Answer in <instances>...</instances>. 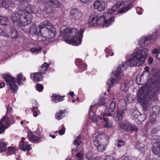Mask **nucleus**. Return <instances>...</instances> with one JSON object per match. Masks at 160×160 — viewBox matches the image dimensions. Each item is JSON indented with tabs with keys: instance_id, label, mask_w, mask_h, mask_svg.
<instances>
[{
	"instance_id": "nucleus-21",
	"label": "nucleus",
	"mask_w": 160,
	"mask_h": 160,
	"mask_svg": "<svg viewBox=\"0 0 160 160\" xmlns=\"http://www.w3.org/2000/svg\"><path fill=\"white\" fill-rule=\"evenodd\" d=\"M31 78L33 81L39 82L42 80V74L39 72L31 74Z\"/></svg>"
},
{
	"instance_id": "nucleus-5",
	"label": "nucleus",
	"mask_w": 160,
	"mask_h": 160,
	"mask_svg": "<svg viewBox=\"0 0 160 160\" xmlns=\"http://www.w3.org/2000/svg\"><path fill=\"white\" fill-rule=\"evenodd\" d=\"M39 34L46 39H52L55 35L56 29L49 21H43L39 26Z\"/></svg>"
},
{
	"instance_id": "nucleus-36",
	"label": "nucleus",
	"mask_w": 160,
	"mask_h": 160,
	"mask_svg": "<svg viewBox=\"0 0 160 160\" xmlns=\"http://www.w3.org/2000/svg\"><path fill=\"white\" fill-rule=\"evenodd\" d=\"M64 110H62L59 112H57L55 114L56 118L58 120L62 118L65 116Z\"/></svg>"
},
{
	"instance_id": "nucleus-59",
	"label": "nucleus",
	"mask_w": 160,
	"mask_h": 160,
	"mask_svg": "<svg viewBox=\"0 0 160 160\" xmlns=\"http://www.w3.org/2000/svg\"><path fill=\"white\" fill-rule=\"evenodd\" d=\"M98 160H106L105 156L104 155L102 156L101 157H98Z\"/></svg>"
},
{
	"instance_id": "nucleus-53",
	"label": "nucleus",
	"mask_w": 160,
	"mask_h": 160,
	"mask_svg": "<svg viewBox=\"0 0 160 160\" xmlns=\"http://www.w3.org/2000/svg\"><path fill=\"white\" fill-rule=\"evenodd\" d=\"M136 12L139 15L142 14L143 10L142 8L140 7H138L136 9Z\"/></svg>"
},
{
	"instance_id": "nucleus-37",
	"label": "nucleus",
	"mask_w": 160,
	"mask_h": 160,
	"mask_svg": "<svg viewBox=\"0 0 160 160\" xmlns=\"http://www.w3.org/2000/svg\"><path fill=\"white\" fill-rule=\"evenodd\" d=\"M81 140V135L79 134L77 138H76L73 142V144L76 146L75 148L78 149V145L80 144V143H82V141Z\"/></svg>"
},
{
	"instance_id": "nucleus-26",
	"label": "nucleus",
	"mask_w": 160,
	"mask_h": 160,
	"mask_svg": "<svg viewBox=\"0 0 160 160\" xmlns=\"http://www.w3.org/2000/svg\"><path fill=\"white\" fill-rule=\"evenodd\" d=\"M107 115L104 114L103 116V119L105 122L103 126L104 128H111L113 126L112 122L111 120H108V118H107Z\"/></svg>"
},
{
	"instance_id": "nucleus-55",
	"label": "nucleus",
	"mask_w": 160,
	"mask_h": 160,
	"mask_svg": "<svg viewBox=\"0 0 160 160\" xmlns=\"http://www.w3.org/2000/svg\"><path fill=\"white\" fill-rule=\"evenodd\" d=\"M105 101V99L104 98H100L98 102V104L102 105H104Z\"/></svg>"
},
{
	"instance_id": "nucleus-41",
	"label": "nucleus",
	"mask_w": 160,
	"mask_h": 160,
	"mask_svg": "<svg viewBox=\"0 0 160 160\" xmlns=\"http://www.w3.org/2000/svg\"><path fill=\"white\" fill-rule=\"evenodd\" d=\"M6 28L3 29L0 27V36L4 37H9L8 33L6 31Z\"/></svg>"
},
{
	"instance_id": "nucleus-64",
	"label": "nucleus",
	"mask_w": 160,
	"mask_h": 160,
	"mask_svg": "<svg viewBox=\"0 0 160 160\" xmlns=\"http://www.w3.org/2000/svg\"><path fill=\"white\" fill-rule=\"evenodd\" d=\"M7 113L10 112L12 110V108L10 107L9 106L7 108Z\"/></svg>"
},
{
	"instance_id": "nucleus-54",
	"label": "nucleus",
	"mask_w": 160,
	"mask_h": 160,
	"mask_svg": "<svg viewBox=\"0 0 160 160\" xmlns=\"http://www.w3.org/2000/svg\"><path fill=\"white\" fill-rule=\"evenodd\" d=\"M65 128L63 125H62L61 129L59 131V133L61 135H63L65 133Z\"/></svg>"
},
{
	"instance_id": "nucleus-32",
	"label": "nucleus",
	"mask_w": 160,
	"mask_h": 160,
	"mask_svg": "<svg viewBox=\"0 0 160 160\" xmlns=\"http://www.w3.org/2000/svg\"><path fill=\"white\" fill-rule=\"evenodd\" d=\"M9 23L8 18L0 16V25L3 26H7Z\"/></svg>"
},
{
	"instance_id": "nucleus-19",
	"label": "nucleus",
	"mask_w": 160,
	"mask_h": 160,
	"mask_svg": "<svg viewBox=\"0 0 160 160\" xmlns=\"http://www.w3.org/2000/svg\"><path fill=\"white\" fill-rule=\"evenodd\" d=\"M6 31L8 33L9 36L10 35L12 38H18V32L13 28L8 27L6 28Z\"/></svg>"
},
{
	"instance_id": "nucleus-56",
	"label": "nucleus",
	"mask_w": 160,
	"mask_h": 160,
	"mask_svg": "<svg viewBox=\"0 0 160 160\" xmlns=\"http://www.w3.org/2000/svg\"><path fill=\"white\" fill-rule=\"evenodd\" d=\"M124 141L122 140H119L117 143V146L118 147H121L124 145Z\"/></svg>"
},
{
	"instance_id": "nucleus-60",
	"label": "nucleus",
	"mask_w": 160,
	"mask_h": 160,
	"mask_svg": "<svg viewBox=\"0 0 160 160\" xmlns=\"http://www.w3.org/2000/svg\"><path fill=\"white\" fill-rule=\"evenodd\" d=\"M80 0L82 3H85V4H87V3H88V2H89L91 0Z\"/></svg>"
},
{
	"instance_id": "nucleus-4",
	"label": "nucleus",
	"mask_w": 160,
	"mask_h": 160,
	"mask_svg": "<svg viewBox=\"0 0 160 160\" xmlns=\"http://www.w3.org/2000/svg\"><path fill=\"white\" fill-rule=\"evenodd\" d=\"M114 19V17H110L109 14L105 12L99 18L96 15H92L89 18L88 23L89 26L93 27L100 26L103 24V27L106 28L113 23Z\"/></svg>"
},
{
	"instance_id": "nucleus-49",
	"label": "nucleus",
	"mask_w": 160,
	"mask_h": 160,
	"mask_svg": "<svg viewBox=\"0 0 160 160\" xmlns=\"http://www.w3.org/2000/svg\"><path fill=\"white\" fill-rule=\"evenodd\" d=\"M84 149L82 148L81 151L76 154L77 157L80 159H82L83 157Z\"/></svg>"
},
{
	"instance_id": "nucleus-25",
	"label": "nucleus",
	"mask_w": 160,
	"mask_h": 160,
	"mask_svg": "<svg viewBox=\"0 0 160 160\" xmlns=\"http://www.w3.org/2000/svg\"><path fill=\"white\" fill-rule=\"evenodd\" d=\"M28 138L30 141L33 142L38 143L41 141L40 137H36L32 132L28 133Z\"/></svg>"
},
{
	"instance_id": "nucleus-7",
	"label": "nucleus",
	"mask_w": 160,
	"mask_h": 160,
	"mask_svg": "<svg viewBox=\"0 0 160 160\" xmlns=\"http://www.w3.org/2000/svg\"><path fill=\"white\" fill-rule=\"evenodd\" d=\"M126 103L125 100L121 98L118 102L117 111L116 117V120L119 122L122 120L125 115L126 109Z\"/></svg>"
},
{
	"instance_id": "nucleus-28",
	"label": "nucleus",
	"mask_w": 160,
	"mask_h": 160,
	"mask_svg": "<svg viewBox=\"0 0 160 160\" xmlns=\"http://www.w3.org/2000/svg\"><path fill=\"white\" fill-rule=\"evenodd\" d=\"M32 105L33 106L32 108V110L33 112V116L34 117H36L40 113V112L39 111L35 110V109L38 108V104L37 102L35 101L33 102Z\"/></svg>"
},
{
	"instance_id": "nucleus-39",
	"label": "nucleus",
	"mask_w": 160,
	"mask_h": 160,
	"mask_svg": "<svg viewBox=\"0 0 160 160\" xmlns=\"http://www.w3.org/2000/svg\"><path fill=\"white\" fill-rule=\"evenodd\" d=\"M44 6L45 7L43 9H41V12L47 14H49L51 13V10L49 6L47 7L45 5H44Z\"/></svg>"
},
{
	"instance_id": "nucleus-8",
	"label": "nucleus",
	"mask_w": 160,
	"mask_h": 160,
	"mask_svg": "<svg viewBox=\"0 0 160 160\" xmlns=\"http://www.w3.org/2000/svg\"><path fill=\"white\" fill-rule=\"evenodd\" d=\"M3 78L8 86V88L13 93H15L18 90V86L16 84V79L12 77L10 75L4 74Z\"/></svg>"
},
{
	"instance_id": "nucleus-29",
	"label": "nucleus",
	"mask_w": 160,
	"mask_h": 160,
	"mask_svg": "<svg viewBox=\"0 0 160 160\" xmlns=\"http://www.w3.org/2000/svg\"><path fill=\"white\" fill-rule=\"evenodd\" d=\"M29 33L30 34H36L39 33V29L34 24H32L29 29Z\"/></svg>"
},
{
	"instance_id": "nucleus-3",
	"label": "nucleus",
	"mask_w": 160,
	"mask_h": 160,
	"mask_svg": "<svg viewBox=\"0 0 160 160\" xmlns=\"http://www.w3.org/2000/svg\"><path fill=\"white\" fill-rule=\"evenodd\" d=\"M84 32L82 29L79 32L76 28L69 29L63 26L61 28V36L68 43L77 46L81 43Z\"/></svg>"
},
{
	"instance_id": "nucleus-38",
	"label": "nucleus",
	"mask_w": 160,
	"mask_h": 160,
	"mask_svg": "<svg viewBox=\"0 0 160 160\" xmlns=\"http://www.w3.org/2000/svg\"><path fill=\"white\" fill-rule=\"evenodd\" d=\"M139 115H140V113L139 111L137 110H134L133 112H132L131 117L132 119L136 121Z\"/></svg>"
},
{
	"instance_id": "nucleus-35",
	"label": "nucleus",
	"mask_w": 160,
	"mask_h": 160,
	"mask_svg": "<svg viewBox=\"0 0 160 160\" xmlns=\"http://www.w3.org/2000/svg\"><path fill=\"white\" fill-rule=\"evenodd\" d=\"M4 141L3 139L0 140V153L5 151L6 150L7 144Z\"/></svg>"
},
{
	"instance_id": "nucleus-40",
	"label": "nucleus",
	"mask_w": 160,
	"mask_h": 160,
	"mask_svg": "<svg viewBox=\"0 0 160 160\" xmlns=\"http://www.w3.org/2000/svg\"><path fill=\"white\" fill-rule=\"evenodd\" d=\"M26 78L25 77H22V74H19L17 75V83L19 85L22 84L21 80L25 81L26 80Z\"/></svg>"
},
{
	"instance_id": "nucleus-47",
	"label": "nucleus",
	"mask_w": 160,
	"mask_h": 160,
	"mask_svg": "<svg viewBox=\"0 0 160 160\" xmlns=\"http://www.w3.org/2000/svg\"><path fill=\"white\" fill-rule=\"evenodd\" d=\"M131 5H129L128 6L124 7L119 10L118 12L121 13L127 11L131 8Z\"/></svg>"
},
{
	"instance_id": "nucleus-17",
	"label": "nucleus",
	"mask_w": 160,
	"mask_h": 160,
	"mask_svg": "<svg viewBox=\"0 0 160 160\" xmlns=\"http://www.w3.org/2000/svg\"><path fill=\"white\" fill-rule=\"evenodd\" d=\"M2 6L5 8L12 10L14 7V4L11 0H3Z\"/></svg>"
},
{
	"instance_id": "nucleus-43",
	"label": "nucleus",
	"mask_w": 160,
	"mask_h": 160,
	"mask_svg": "<svg viewBox=\"0 0 160 160\" xmlns=\"http://www.w3.org/2000/svg\"><path fill=\"white\" fill-rule=\"evenodd\" d=\"M42 48L41 47L33 48L30 49V51L32 53H39L41 52Z\"/></svg>"
},
{
	"instance_id": "nucleus-11",
	"label": "nucleus",
	"mask_w": 160,
	"mask_h": 160,
	"mask_svg": "<svg viewBox=\"0 0 160 160\" xmlns=\"http://www.w3.org/2000/svg\"><path fill=\"white\" fill-rule=\"evenodd\" d=\"M10 124L9 118L5 115L2 118L0 122V134L4 132Z\"/></svg>"
},
{
	"instance_id": "nucleus-46",
	"label": "nucleus",
	"mask_w": 160,
	"mask_h": 160,
	"mask_svg": "<svg viewBox=\"0 0 160 160\" xmlns=\"http://www.w3.org/2000/svg\"><path fill=\"white\" fill-rule=\"evenodd\" d=\"M105 51L106 53V58H107L109 55L112 56L114 55L113 52L111 53L112 52V50L110 47L106 48Z\"/></svg>"
},
{
	"instance_id": "nucleus-42",
	"label": "nucleus",
	"mask_w": 160,
	"mask_h": 160,
	"mask_svg": "<svg viewBox=\"0 0 160 160\" xmlns=\"http://www.w3.org/2000/svg\"><path fill=\"white\" fill-rule=\"evenodd\" d=\"M116 160H137L135 157L129 156L127 157L125 156H123L121 157L119 159Z\"/></svg>"
},
{
	"instance_id": "nucleus-61",
	"label": "nucleus",
	"mask_w": 160,
	"mask_h": 160,
	"mask_svg": "<svg viewBox=\"0 0 160 160\" xmlns=\"http://www.w3.org/2000/svg\"><path fill=\"white\" fill-rule=\"evenodd\" d=\"M26 120H23V121H22L20 122V124L22 125L23 127H25V125L24 124V123H25L26 122Z\"/></svg>"
},
{
	"instance_id": "nucleus-9",
	"label": "nucleus",
	"mask_w": 160,
	"mask_h": 160,
	"mask_svg": "<svg viewBox=\"0 0 160 160\" xmlns=\"http://www.w3.org/2000/svg\"><path fill=\"white\" fill-rule=\"evenodd\" d=\"M154 142L152 148V151L155 154L160 153V136H156L153 137Z\"/></svg>"
},
{
	"instance_id": "nucleus-16",
	"label": "nucleus",
	"mask_w": 160,
	"mask_h": 160,
	"mask_svg": "<svg viewBox=\"0 0 160 160\" xmlns=\"http://www.w3.org/2000/svg\"><path fill=\"white\" fill-rule=\"evenodd\" d=\"M115 107L116 102L114 101H112L109 105L108 109V112H106L104 113V114L107 115L108 117L113 116L115 114L114 111Z\"/></svg>"
},
{
	"instance_id": "nucleus-45",
	"label": "nucleus",
	"mask_w": 160,
	"mask_h": 160,
	"mask_svg": "<svg viewBox=\"0 0 160 160\" xmlns=\"http://www.w3.org/2000/svg\"><path fill=\"white\" fill-rule=\"evenodd\" d=\"M16 151V148L12 147H9L8 148L7 153L9 155H11L15 153Z\"/></svg>"
},
{
	"instance_id": "nucleus-27",
	"label": "nucleus",
	"mask_w": 160,
	"mask_h": 160,
	"mask_svg": "<svg viewBox=\"0 0 160 160\" xmlns=\"http://www.w3.org/2000/svg\"><path fill=\"white\" fill-rule=\"evenodd\" d=\"M49 64L47 63L46 62H44L42 64L40 67L39 68V72L42 74H45L46 71L48 70Z\"/></svg>"
},
{
	"instance_id": "nucleus-23",
	"label": "nucleus",
	"mask_w": 160,
	"mask_h": 160,
	"mask_svg": "<svg viewBox=\"0 0 160 160\" xmlns=\"http://www.w3.org/2000/svg\"><path fill=\"white\" fill-rule=\"evenodd\" d=\"M44 2L52 8H58L60 6V3L56 0H54L53 1L51 0H47L44 1Z\"/></svg>"
},
{
	"instance_id": "nucleus-57",
	"label": "nucleus",
	"mask_w": 160,
	"mask_h": 160,
	"mask_svg": "<svg viewBox=\"0 0 160 160\" xmlns=\"http://www.w3.org/2000/svg\"><path fill=\"white\" fill-rule=\"evenodd\" d=\"M138 151L140 152V153H143L145 152V149L143 147H139L138 148Z\"/></svg>"
},
{
	"instance_id": "nucleus-44",
	"label": "nucleus",
	"mask_w": 160,
	"mask_h": 160,
	"mask_svg": "<svg viewBox=\"0 0 160 160\" xmlns=\"http://www.w3.org/2000/svg\"><path fill=\"white\" fill-rule=\"evenodd\" d=\"M106 147V145L101 143L97 147L98 150L100 152H102L104 151Z\"/></svg>"
},
{
	"instance_id": "nucleus-22",
	"label": "nucleus",
	"mask_w": 160,
	"mask_h": 160,
	"mask_svg": "<svg viewBox=\"0 0 160 160\" xmlns=\"http://www.w3.org/2000/svg\"><path fill=\"white\" fill-rule=\"evenodd\" d=\"M19 148L20 149L25 151H29L32 149L30 145L27 144L22 140L19 142Z\"/></svg>"
},
{
	"instance_id": "nucleus-50",
	"label": "nucleus",
	"mask_w": 160,
	"mask_h": 160,
	"mask_svg": "<svg viewBox=\"0 0 160 160\" xmlns=\"http://www.w3.org/2000/svg\"><path fill=\"white\" fill-rule=\"evenodd\" d=\"M93 156V154L91 152H88L86 155V158L88 160H91Z\"/></svg>"
},
{
	"instance_id": "nucleus-48",
	"label": "nucleus",
	"mask_w": 160,
	"mask_h": 160,
	"mask_svg": "<svg viewBox=\"0 0 160 160\" xmlns=\"http://www.w3.org/2000/svg\"><path fill=\"white\" fill-rule=\"evenodd\" d=\"M138 130L137 127L132 123L131 124L129 128V131L131 132H137Z\"/></svg>"
},
{
	"instance_id": "nucleus-52",
	"label": "nucleus",
	"mask_w": 160,
	"mask_h": 160,
	"mask_svg": "<svg viewBox=\"0 0 160 160\" xmlns=\"http://www.w3.org/2000/svg\"><path fill=\"white\" fill-rule=\"evenodd\" d=\"M94 107L93 105H91L90 107L89 112V118H92L94 115V113L92 112V108Z\"/></svg>"
},
{
	"instance_id": "nucleus-10",
	"label": "nucleus",
	"mask_w": 160,
	"mask_h": 160,
	"mask_svg": "<svg viewBox=\"0 0 160 160\" xmlns=\"http://www.w3.org/2000/svg\"><path fill=\"white\" fill-rule=\"evenodd\" d=\"M150 111L149 121L151 123H153L155 121L157 117L158 116L160 111V107L158 106H155L152 108L151 111L150 110Z\"/></svg>"
},
{
	"instance_id": "nucleus-63",
	"label": "nucleus",
	"mask_w": 160,
	"mask_h": 160,
	"mask_svg": "<svg viewBox=\"0 0 160 160\" xmlns=\"http://www.w3.org/2000/svg\"><path fill=\"white\" fill-rule=\"evenodd\" d=\"M159 52V50L158 51V49L157 48H155L153 49V51L152 52V53H155L156 54L157 53H158Z\"/></svg>"
},
{
	"instance_id": "nucleus-51",
	"label": "nucleus",
	"mask_w": 160,
	"mask_h": 160,
	"mask_svg": "<svg viewBox=\"0 0 160 160\" xmlns=\"http://www.w3.org/2000/svg\"><path fill=\"white\" fill-rule=\"evenodd\" d=\"M36 88L37 90L39 92L42 91L43 89V86L40 84H38L37 85Z\"/></svg>"
},
{
	"instance_id": "nucleus-18",
	"label": "nucleus",
	"mask_w": 160,
	"mask_h": 160,
	"mask_svg": "<svg viewBox=\"0 0 160 160\" xmlns=\"http://www.w3.org/2000/svg\"><path fill=\"white\" fill-rule=\"evenodd\" d=\"M131 123L127 121L123 120L120 124V128L125 132L129 131V128Z\"/></svg>"
},
{
	"instance_id": "nucleus-13",
	"label": "nucleus",
	"mask_w": 160,
	"mask_h": 160,
	"mask_svg": "<svg viewBox=\"0 0 160 160\" xmlns=\"http://www.w3.org/2000/svg\"><path fill=\"white\" fill-rule=\"evenodd\" d=\"M144 69L145 71H143L142 73L141 78H138L137 77L136 78V81L138 85L142 84V83L141 81L142 78H145L147 80L148 78V76H149V73L148 72L149 68L148 67H146Z\"/></svg>"
},
{
	"instance_id": "nucleus-62",
	"label": "nucleus",
	"mask_w": 160,
	"mask_h": 160,
	"mask_svg": "<svg viewBox=\"0 0 160 160\" xmlns=\"http://www.w3.org/2000/svg\"><path fill=\"white\" fill-rule=\"evenodd\" d=\"M5 86V83L4 82H0V88H2Z\"/></svg>"
},
{
	"instance_id": "nucleus-14",
	"label": "nucleus",
	"mask_w": 160,
	"mask_h": 160,
	"mask_svg": "<svg viewBox=\"0 0 160 160\" xmlns=\"http://www.w3.org/2000/svg\"><path fill=\"white\" fill-rule=\"evenodd\" d=\"M124 3V2L123 0L118 1L116 5L113 6L111 9H108L107 12H106L110 14V17H111V14L114 13L121 5L123 4Z\"/></svg>"
},
{
	"instance_id": "nucleus-20",
	"label": "nucleus",
	"mask_w": 160,
	"mask_h": 160,
	"mask_svg": "<svg viewBox=\"0 0 160 160\" xmlns=\"http://www.w3.org/2000/svg\"><path fill=\"white\" fill-rule=\"evenodd\" d=\"M76 65L78 67L79 71L78 72H81L83 71L86 70V65L84 63L82 62L81 60L79 59H76Z\"/></svg>"
},
{
	"instance_id": "nucleus-1",
	"label": "nucleus",
	"mask_w": 160,
	"mask_h": 160,
	"mask_svg": "<svg viewBox=\"0 0 160 160\" xmlns=\"http://www.w3.org/2000/svg\"><path fill=\"white\" fill-rule=\"evenodd\" d=\"M151 83H148L141 87L137 94L138 101L142 103L144 110H149L151 107L150 101L156 98V93L160 87V80L158 79L159 74L155 69L152 70Z\"/></svg>"
},
{
	"instance_id": "nucleus-34",
	"label": "nucleus",
	"mask_w": 160,
	"mask_h": 160,
	"mask_svg": "<svg viewBox=\"0 0 160 160\" xmlns=\"http://www.w3.org/2000/svg\"><path fill=\"white\" fill-rule=\"evenodd\" d=\"M129 82L128 81H125L123 83H122L121 85V89L124 91L126 92L129 88Z\"/></svg>"
},
{
	"instance_id": "nucleus-58",
	"label": "nucleus",
	"mask_w": 160,
	"mask_h": 160,
	"mask_svg": "<svg viewBox=\"0 0 160 160\" xmlns=\"http://www.w3.org/2000/svg\"><path fill=\"white\" fill-rule=\"evenodd\" d=\"M106 160H114L113 158L110 155L107 156L105 157Z\"/></svg>"
},
{
	"instance_id": "nucleus-33",
	"label": "nucleus",
	"mask_w": 160,
	"mask_h": 160,
	"mask_svg": "<svg viewBox=\"0 0 160 160\" xmlns=\"http://www.w3.org/2000/svg\"><path fill=\"white\" fill-rule=\"evenodd\" d=\"M147 118V116L146 114H140V115H139L138 117L137 120H136L135 122L138 124H140L145 120Z\"/></svg>"
},
{
	"instance_id": "nucleus-24",
	"label": "nucleus",
	"mask_w": 160,
	"mask_h": 160,
	"mask_svg": "<svg viewBox=\"0 0 160 160\" xmlns=\"http://www.w3.org/2000/svg\"><path fill=\"white\" fill-rule=\"evenodd\" d=\"M71 14L72 17L75 19L78 20L82 16V13L77 9L71 10Z\"/></svg>"
},
{
	"instance_id": "nucleus-12",
	"label": "nucleus",
	"mask_w": 160,
	"mask_h": 160,
	"mask_svg": "<svg viewBox=\"0 0 160 160\" xmlns=\"http://www.w3.org/2000/svg\"><path fill=\"white\" fill-rule=\"evenodd\" d=\"M152 37L153 35H151L141 38L138 41V44L142 48L149 44Z\"/></svg>"
},
{
	"instance_id": "nucleus-6",
	"label": "nucleus",
	"mask_w": 160,
	"mask_h": 160,
	"mask_svg": "<svg viewBox=\"0 0 160 160\" xmlns=\"http://www.w3.org/2000/svg\"><path fill=\"white\" fill-rule=\"evenodd\" d=\"M11 17L12 21L14 22H17L18 25L20 27L25 26L30 24L32 18L31 14H26L22 10L13 12Z\"/></svg>"
},
{
	"instance_id": "nucleus-30",
	"label": "nucleus",
	"mask_w": 160,
	"mask_h": 160,
	"mask_svg": "<svg viewBox=\"0 0 160 160\" xmlns=\"http://www.w3.org/2000/svg\"><path fill=\"white\" fill-rule=\"evenodd\" d=\"M103 135L102 134H98L93 140V144L96 147L101 143L100 140L101 139Z\"/></svg>"
},
{
	"instance_id": "nucleus-15",
	"label": "nucleus",
	"mask_w": 160,
	"mask_h": 160,
	"mask_svg": "<svg viewBox=\"0 0 160 160\" xmlns=\"http://www.w3.org/2000/svg\"><path fill=\"white\" fill-rule=\"evenodd\" d=\"M93 5L95 9L100 11L104 10L105 8V3L102 2H100L98 0L94 1Z\"/></svg>"
},
{
	"instance_id": "nucleus-31",
	"label": "nucleus",
	"mask_w": 160,
	"mask_h": 160,
	"mask_svg": "<svg viewBox=\"0 0 160 160\" xmlns=\"http://www.w3.org/2000/svg\"><path fill=\"white\" fill-rule=\"evenodd\" d=\"M64 97L65 96H61L56 94H53L52 96V99L54 102L57 103L63 101Z\"/></svg>"
},
{
	"instance_id": "nucleus-2",
	"label": "nucleus",
	"mask_w": 160,
	"mask_h": 160,
	"mask_svg": "<svg viewBox=\"0 0 160 160\" xmlns=\"http://www.w3.org/2000/svg\"><path fill=\"white\" fill-rule=\"evenodd\" d=\"M148 50L147 48L141 49L130 55L129 59L120 65L116 70L113 72L112 77L107 83L109 88L117 83L123 76V72L126 70L128 66H139L144 63L148 56Z\"/></svg>"
}]
</instances>
